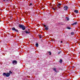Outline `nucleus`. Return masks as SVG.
Returning <instances> with one entry per match:
<instances>
[{"mask_svg":"<svg viewBox=\"0 0 80 80\" xmlns=\"http://www.w3.org/2000/svg\"><path fill=\"white\" fill-rule=\"evenodd\" d=\"M60 6H61V4L59 3L57 5V7H58L59 8H60Z\"/></svg>","mask_w":80,"mask_h":80,"instance_id":"obj_8","label":"nucleus"},{"mask_svg":"<svg viewBox=\"0 0 80 80\" xmlns=\"http://www.w3.org/2000/svg\"><path fill=\"white\" fill-rule=\"evenodd\" d=\"M67 28L68 29H69V30H70V29H71V28H70V27H68Z\"/></svg>","mask_w":80,"mask_h":80,"instance_id":"obj_19","label":"nucleus"},{"mask_svg":"<svg viewBox=\"0 0 80 80\" xmlns=\"http://www.w3.org/2000/svg\"><path fill=\"white\" fill-rule=\"evenodd\" d=\"M39 37L40 38H41L42 37V36L41 35H39Z\"/></svg>","mask_w":80,"mask_h":80,"instance_id":"obj_15","label":"nucleus"},{"mask_svg":"<svg viewBox=\"0 0 80 80\" xmlns=\"http://www.w3.org/2000/svg\"><path fill=\"white\" fill-rule=\"evenodd\" d=\"M12 63L14 65H15L16 64H17V61L15 60H13L12 61Z\"/></svg>","mask_w":80,"mask_h":80,"instance_id":"obj_2","label":"nucleus"},{"mask_svg":"<svg viewBox=\"0 0 80 80\" xmlns=\"http://www.w3.org/2000/svg\"><path fill=\"white\" fill-rule=\"evenodd\" d=\"M74 12L75 13H78V11L77 10H75Z\"/></svg>","mask_w":80,"mask_h":80,"instance_id":"obj_9","label":"nucleus"},{"mask_svg":"<svg viewBox=\"0 0 80 80\" xmlns=\"http://www.w3.org/2000/svg\"><path fill=\"white\" fill-rule=\"evenodd\" d=\"M49 55H51V54H52V53H51V52H49Z\"/></svg>","mask_w":80,"mask_h":80,"instance_id":"obj_17","label":"nucleus"},{"mask_svg":"<svg viewBox=\"0 0 80 80\" xmlns=\"http://www.w3.org/2000/svg\"><path fill=\"white\" fill-rule=\"evenodd\" d=\"M53 70H54V71H55V72H57V71H56V68H53Z\"/></svg>","mask_w":80,"mask_h":80,"instance_id":"obj_13","label":"nucleus"},{"mask_svg":"<svg viewBox=\"0 0 80 80\" xmlns=\"http://www.w3.org/2000/svg\"><path fill=\"white\" fill-rule=\"evenodd\" d=\"M60 52H59L58 54H60Z\"/></svg>","mask_w":80,"mask_h":80,"instance_id":"obj_26","label":"nucleus"},{"mask_svg":"<svg viewBox=\"0 0 80 80\" xmlns=\"http://www.w3.org/2000/svg\"><path fill=\"white\" fill-rule=\"evenodd\" d=\"M62 61L63 60H62V59H60L59 61L60 63H62Z\"/></svg>","mask_w":80,"mask_h":80,"instance_id":"obj_12","label":"nucleus"},{"mask_svg":"<svg viewBox=\"0 0 80 80\" xmlns=\"http://www.w3.org/2000/svg\"><path fill=\"white\" fill-rule=\"evenodd\" d=\"M9 73H12V71H9Z\"/></svg>","mask_w":80,"mask_h":80,"instance_id":"obj_21","label":"nucleus"},{"mask_svg":"<svg viewBox=\"0 0 80 80\" xmlns=\"http://www.w3.org/2000/svg\"><path fill=\"white\" fill-rule=\"evenodd\" d=\"M62 42H62V41H61V43H62Z\"/></svg>","mask_w":80,"mask_h":80,"instance_id":"obj_25","label":"nucleus"},{"mask_svg":"<svg viewBox=\"0 0 80 80\" xmlns=\"http://www.w3.org/2000/svg\"><path fill=\"white\" fill-rule=\"evenodd\" d=\"M23 26V25H22V24H19L18 25V27L19 28H22V27Z\"/></svg>","mask_w":80,"mask_h":80,"instance_id":"obj_5","label":"nucleus"},{"mask_svg":"<svg viewBox=\"0 0 80 80\" xmlns=\"http://www.w3.org/2000/svg\"><path fill=\"white\" fill-rule=\"evenodd\" d=\"M3 76H6V77H8L10 75V74L9 73H6L4 72L3 73Z\"/></svg>","mask_w":80,"mask_h":80,"instance_id":"obj_1","label":"nucleus"},{"mask_svg":"<svg viewBox=\"0 0 80 80\" xmlns=\"http://www.w3.org/2000/svg\"><path fill=\"white\" fill-rule=\"evenodd\" d=\"M43 26L44 27H46V25L45 24H43Z\"/></svg>","mask_w":80,"mask_h":80,"instance_id":"obj_22","label":"nucleus"},{"mask_svg":"<svg viewBox=\"0 0 80 80\" xmlns=\"http://www.w3.org/2000/svg\"><path fill=\"white\" fill-rule=\"evenodd\" d=\"M77 22H75L72 24V25H77Z\"/></svg>","mask_w":80,"mask_h":80,"instance_id":"obj_11","label":"nucleus"},{"mask_svg":"<svg viewBox=\"0 0 80 80\" xmlns=\"http://www.w3.org/2000/svg\"><path fill=\"white\" fill-rule=\"evenodd\" d=\"M12 30H13L14 31H15V32H18V29H16L14 27H13L12 28Z\"/></svg>","mask_w":80,"mask_h":80,"instance_id":"obj_3","label":"nucleus"},{"mask_svg":"<svg viewBox=\"0 0 80 80\" xmlns=\"http://www.w3.org/2000/svg\"><path fill=\"white\" fill-rule=\"evenodd\" d=\"M71 35H73V34H74V32H71Z\"/></svg>","mask_w":80,"mask_h":80,"instance_id":"obj_18","label":"nucleus"},{"mask_svg":"<svg viewBox=\"0 0 80 80\" xmlns=\"http://www.w3.org/2000/svg\"><path fill=\"white\" fill-rule=\"evenodd\" d=\"M4 1H6V0H3Z\"/></svg>","mask_w":80,"mask_h":80,"instance_id":"obj_27","label":"nucleus"},{"mask_svg":"<svg viewBox=\"0 0 80 80\" xmlns=\"http://www.w3.org/2000/svg\"><path fill=\"white\" fill-rule=\"evenodd\" d=\"M53 5H55V4H53Z\"/></svg>","mask_w":80,"mask_h":80,"instance_id":"obj_29","label":"nucleus"},{"mask_svg":"<svg viewBox=\"0 0 80 80\" xmlns=\"http://www.w3.org/2000/svg\"><path fill=\"white\" fill-rule=\"evenodd\" d=\"M45 29L46 30H48V27H46L45 28Z\"/></svg>","mask_w":80,"mask_h":80,"instance_id":"obj_16","label":"nucleus"},{"mask_svg":"<svg viewBox=\"0 0 80 80\" xmlns=\"http://www.w3.org/2000/svg\"><path fill=\"white\" fill-rule=\"evenodd\" d=\"M28 30H30V29H28Z\"/></svg>","mask_w":80,"mask_h":80,"instance_id":"obj_28","label":"nucleus"},{"mask_svg":"<svg viewBox=\"0 0 80 80\" xmlns=\"http://www.w3.org/2000/svg\"><path fill=\"white\" fill-rule=\"evenodd\" d=\"M74 66H72V68H74Z\"/></svg>","mask_w":80,"mask_h":80,"instance_id":"obj_24","label":"nucleus"},{"mask_svg":"<svg viewBox=\"0 0 80 80\" xmlns=\"http://www.w3.org/2000/svg\"><path fill=\"white\" fill-rule=\"evenodd\" d=\"M21 28H22V30H25L26 28L25 26L24 25H23V27H22Z\"/></svg>","mask_w":80,"mask_h":80,"instance_id":"obj_6","label":"nucleus"},{"mask_svg":"<svg viewBox=\"0 0 80 80\" xmlns=\"http://www.w3.org/2000/svg\"><path fill=\"white\" fill-rule=\"evenodd\" d=\"M66 18L67 20H68H68H69V18L68 17H66Z\"/></svg>","mask_w":80,"mask_h":80,"instance_id":"obj_14","label":"nucleus"},{"mask_svg":"<svg viewBox=\"0 0 80 80\" xmlns=\"http://www.w3.org/2000/svg\"><path fill=\"white\" fill-rule=\"evenodd\" d=\"M25 33H27V34H29L30 33V31H28L26 30L24 32Z\"/></svg>","mask_w":80,"mask_h":80,"instance_id":"obj_7","label":"nucleus"},{"mask_svg":"<svg viewBox=\"0 0 80 80\" xmlns=\"http://www.w3.org/2000/svg\"><path fill=\"white\" fill-rule=\"evenodd\" d=\"M30 6H31V5H32V4L31 3H30Z\"/></svg>","mask_w":80,"mask_h":80,"instance_id":"obj_23","label":"nucleus"},{"mask_svg":"<svg viewBox=\"0 0 80 80\" xmlns=\"http://www.w3.org/2000/svg\"><path fill=\"white\" fill-rule=\"evenodd\" d=\"M52 9L53 10H55V8H52Z\"/></svg>","mask_w":80,"mask_h":80,"instance_id":"obj_20","label":"nucleus"},{"mask_svg":"<svg viewBox=\"0 0 80 80\" xmlns=\"http://www.w3.org/2000/svg\"><path fill=\"white\" fill-rule=\"evenodd\" d=\"M36 47H38V43H36Z\"/></svg>","mask_w":80,"mask_h":80,"instance_id":"obj_10","label":"nucleus"},{"mask_svg":"<svg viewBox=\"0 0 80 80\" xmlns=\"http://www.w3.org/2000/svg\"><path fill=\"white\" fill-rule=\"evenodd\" d=\"M64 10H68V7L65 6L64 7Z\"/></svg>","mask_w":80,"mask_h":80,"instance_id":"obj_4","label":"nucleus"}]
</instances>
